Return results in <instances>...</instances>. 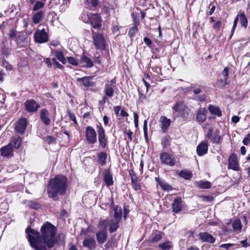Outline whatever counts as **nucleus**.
Listing matches in <instances>:
<instances>
[{"label":"nucleus","instance_id":"nucleus-30","mask_svg":"<svg viewBox=\"0 0 250 250\" xmlns=\"http://www.w3.org/2000/svg\"><path fill=\"white\" fill-rule=\"evenodd\" d=\"M22 138L21 137H13L11 138V142L15 148L18 149L21 145Z\"/></svg>","mask_w":250,"mask_h":250},{"label":"nucleus","instance_id":"nucleus-9","mask_svg":"<svg viewBox=\"0 0 250 250\" xmlns=\"http://www.w3.org/2000/svg\"><path fill=\"white\" fill-rule=\"evenodd\" d=\"M85 137L88 144H94L97 142V135L95 129L90 126L85 128Z\"/></svg>","mask_w":250,"mask_h":250},{"label":"nucleus","instance_id":"nucleus-28","mask_svg":"<svg viewBox=\"0 0 250 250\" xmlns=\"http://www.w3.org/2000/svg\"><path fill=\"white\" fill-rule=\"evenodd\" d=\"M208 109L212 114L215 115L219 117L222 115V112L220 108L217 106L210 104L208 106Z\"/></svg>","mask_w":250,"mask_h":250},{"label":"nucleus","instance_id":"nucleus-46","mask_svg":"<svg viewBox=\"0 0 250 250\" xmlns=\"http://www.w3.org/2000/svg\"><path fill=\"white\" fill-rule=\"evenodd\" d=\"M98 3V0H86V3L89 7H95Z\"/></svg>","mask_w":250,"mask_h":250},{"label":"nucleus","instance_id":"nucleus-32","mask_svg":"<svg viewBox=\"0 0 250 250\" xmlns=\"http://www.w3.org/2000/svg\"><path fill=\"white\" fill-rule=\"evenodd\" d=\"M114 220L120 221L122 217V211L121 208L118 207H115L114 208Z\"/></svg>","mask_w":250,"mask_h":250},{"label":"nucleus","instance_id":"nucleus-40","mask_svg":"<svg viewBox=\"0 0 250 250\" xmlns=\"http://www.w3.org/2000/svg\"><path fill=\"white\" fill-rule=\"evenodd\" d=\"M179 175L186 180L190 179L192 177V173L187 170H181L179 173Z\"/></svg>","mask_w":250,"mask_h":250},{"label":"nucleus","instance_id":"nucleus-6","mask_svg":"<svg viewBox=\"0 0 250 250\" xmlns=\"http://www.w3.org/2000/svg\"><path fill=\"white\" fill-rule=\"evenodd\" d=\"M161 163L173 167L176 163V159L171 154L167 152H163L160 154V156Z\"/></svg>","mask_w":250,"mask_h":250},{"label":"nucleus","instance_id":"nucleus-13","mask_svg":"<svg viewBox=\"0 0 250 250\" xmlns=\"http://www.w3.org/2000/svg\"><path fill=\"white\" fill-rule=\"evenodd\" d=\"M187 106L183 101H177L172 107V109L175 112H178V116H183L184 112Z\"/></svg>","mask_w":250,"mask_h":250},{"label":"nucleus","instance_id":"nucleus-26","mask_svg":"<svg viewBox=\"0 0 250 250\" xmlns=\"http://www.w3.org/2000/svg\"><path fill=\"white\" fill-rule=\"evenodd\" d=\"M91 77H84L83 78H78L77 79V81L79 82H81L82 84L85 87L91 86L93 85V82L90 81Z\"/></svg>","mask_w":250,"mask_h":250},{"label":"nucleus","instance_id":"nucleus-54","mask_svg":"<svg viewBox=\"0 0 250 250\" xmlns=\"http://www.w3.org/2000/svg\"><path fill=\"white\" fill-rule=\"evenodd\" d=\"M8 35L12 39H14L17 36V31L14 29H11L9 30Z\"/></svg>","mask_w":250,"mask_h":250},{"label":"nucleus","instance_id":"nucleus-55","mask_svg":"<svg viewBox=\"0 0 250 250\" xmlns=\"http://www.w3.org/2000/svg\"><path fill=\"white\" fill-rule=\"evenodd\" d=\"M133 115H134V121L135 126L136 128H138V122H139V116H138V114L136 112L133 113Z\"/></svg>","mask_w":250,"mask_h":250},{"label":"nucleus","instance_id":"nucleus-3","mask_svg":"<svg viewBox=\"0 0 250 250\" xmlns=\"http://www.w3.org/2000/svg\"><path fill=\"white\" fill-rule=\"evenodd\" d=\"M93 44L97 50H104L105 48L106 42L104 36L93 30L92 31Z\"/></svg>","mask_w":250,"mask_h":250},{"label":"nucleus","instance_id":"nucleus-52","mask_svg":"<svg viewBox=\"0 0 250 250\" xmlns=\"http://www.w3.org/2000/svg\"><path fill=\"white\" fill-rule=\"evenodd\" d=\"M161 144L163 147L164 148H167L170 145L169 140L166 138H165L162 140Z\"/></svg>","mask_w":250,"mask_h":250},{"label":"nucleus","instance_id":"nucleus-37","mask_svg":"<svg viewBox=\"0 0 250 250\" xmlns=\"http://www.w3.org/2000/svg\"><path fill=\"white\" fill-rule=\"evenodd\" d=\"M53 53L58 60L61 62L63 64L66 63V60L64 57L62 52L55 50L53 51Z\"/></svg>","mask_w":250,"mask_h":250},{"label":"nucleus","instance_id":"nucleus-41","mask_svg":"<svg viewBox=\"0 0 250 250\" xmlns=\"http://www.w3.org/2000/svg\"><path fill=\"white\" fill-rule=\"evenodd\" d=\"M27 37L26 35H25L23 33H19V34L17 36L16 38V42L17 44H21L24 42Z\"/></svg>","mask_w":250,"mask_h":250},{"label":"nucleus","instance_id":"nucleus-43","mask_svg":"<svg viewBox=\"0 0 250 250\" xmlns=\"http://www.w3.org/2000/svg\"><path fill=\"white\" fill-rule=\"evenodd\" d=\"M222 75L224 77L222 81L224 82L225 84H227V80L229 76V69L228 67H225L222 73Z\"/></svg>","mask_w":250,"mask_h":250},{"label":"nucleus","instance_id":"nucleus-1","mask_svg":"<svg viewBox=\"0 0 250 250\" xmlns=\"http://www.w3.org/2000/svg\"><path fill=\"white\" fill-rule=\"evenodd\" d=\"M25 232L30 246L35 250H47L46 247L51 248L57 242L56 229L48 222L43 224L41 228V234L29 227Z\"/></svg>","mask_w":250,"mask_h":250},{"label":"nucleus","instance_id":"nucleus-61","mask_svg":"<svg viewBox=\"0 0 250 250\" xmlns=\"http://www.w3.org/2000/svg\"><path fill=\"white\" fill-rule=\"evenodd\" d=\"M44 62L48 67H50L52 66V62L49 58L44 59Z\"/></svg>","mask_w":250,"mask_h":250},{"label":"nucleus","instance_id":"nucleus-21","mask_svg":"<svg viewBox=\"0 0 250 250\" xmlns=\"http://www.w3.org/2000/svg\"><path fill=\"white\" fill-rule=\"evenodd\" d=\"M164 233L158 230L154 231L148 238L150 243H155L159 242L162 238Z\"/></svg>","mask_w":250,"mask_h":250},{"label":"nucleus","instance_id":"nucleus-31","mask_svg":"<svg viewBox=\"0 0 250 250\" xmlns=\"http://www.w3.org/2000/svg\"><path fill=\"white\" fill-rule=\"evenodd\" d=\"M105 95L108 97H112L114 94V90L109 84H106L104 88Z\"/></svg>","mask_w":250,"mask_h":250},{"label":"nucleus","instance_id":"nucleus-24","mask_svg":"<svg viewBox=\"0 0 250 250\" xmlns=\"http://www.w3.org/2000/svg\"><path fill=\"white\" fill-rule=\"evenodd\" d=\"M206 109L205 108H200L196 114V120L199 123H203L206 119Z\"/></svg>","mask_w":250,"mask_h":250},{"label":"nucleus","instance_id":"nucleus-25","mask_svg":"<svg viewBox=\"0 0 250 250\" xmlns=\"http://www.w3.org/2000/svg\"><path fill=\"white\" fill-rule=\"evenodd\" d=\"M44 15V12L42 10H40L39 11L36 12L33 15V23H34L35 24L39 23L42 19Z\"/></svg>","mask_w":250,"mask_h":250},{"label":"nucleus","instance_id":"nucleus-53","mask_svg":"<svg viewBox=\"0 0 250 250\" xmlns=\"http://www.w3.org/2000/svg\"><path fill=\"white\" fill-rule=\"evenodd\" d=\"M234 245L233 244L228 243V244H221L219 246V248H224L226 250H229L230 248H231Z\"/></svg>","mask_w":250,"mask_h":250},{"label":"nucleus","instance_id":"nucleus-15","mask_svg":"<svg viewBox=\"0 0 250 250\" xmlns=\"http://www.w3.org/2000/svg\"><path fill=\"white\" fill-rule=\"evenodd\" d=\"M198 236L203 242L213 243L215 242V238L207 232H200Z\"/></svg>","mask_w":250,"mask_h":250},{"label":"nucleus","instance_id":"nucleus-14","mask_svg":"<svg viewBox=\"0 0 250 250\" xmlns=\"http://www.w3.org/2000/svg\"><path fill=\"white\" fill-rule=\"evenodd\" d=\"M172 211L175 213H178L183 208L182 199L180 197H176L172 204Z\"/></svg>","mask_w":250,"mask_h":250},{"label":"nucleus","instance_id":"nucleus-56","mask_svg":"<svg viewBox=\"0 0 250 250\" xmlns=\"http://www.w3.org/2000/svg\"><path fill=\"white\" fill-rule=\"evenodd\" d=\"M243 143L245 145H248L250 144V133L247 135L243 139Z\"/></svg>","mask_w":250,"mask_h":250},{"label":"nucleus","instance_id":"nucleus-63","mask_svg":"<svg viewBox=\"0 0 250 250\" xmlns=\"http://www.w3.org/2000/svg\"><path fill=\"white\" fill-rule=\"evenodd\" d=\"M221 24L222 22H221V21H219L213 24V27L215 30H218L220 28Z\"/></svg>","mask_w":250,"mask_h":250},{"label":"nucleus","instance_id":"nucleus-38","mask_svg":"<svg viewBox=\"0 0 250 250\" xmlns=\"http://www.w3.org/2000/svg\"><path fill=\"white\" fill-rule=\"evenodd\" d=\"M159 247L162 250H169L172 247V244L170 241H167L159 245Z\"/></svg>","mask_w":250,"mask_h":250},{"label":"nucleus","instance_id":"nucleus-16","mask_svg":"<svg viewBox=\"0 0 250 250\" xmlns=\"http://www.w3.org/2000/svg\"><path fill=\"white\" fill-rule=\"evenodd\" d=\"M208 150V142L203 141L197 147V153L198 155L202 156L207 153Z\"/></svg>","mask_w":250,"mask_h":250},{"label":"nucleus","instance_id":"nucleus-18","mask_svg":"<svg viewBox=\"0 0 250 250\" xmlns=\"http://www.w3.org/2000/svg\"><path fill=\"white\" fill-rule=\"evenodd\" d=\"M40 118L42 122L45 125H50L51 120L49 118V113L46 109L43 108L41 110Z\"/></svg>","mask_w":250,"mask_h":250},{"label":"nucleus","instance_id":"nucleus-17","mask_svg":"<svg viewBox=\"0 0 250 250\" xmlns=\"http://www.w3.org/2000/svg\"><path fill=\"white\" fill-rule=\"evenodd\" d=\"M97 240L99 244H103L107 239V231L105 228L96 233Z\"/></svg>","mask_w":250,"mask_h":250},{"label":"nucleus","instance_id":"nucleus-42","mask_svg":"<svg viewBox=\"0 0 250 250\" xmlns=\"http://www.w3.org/2000/svg\"><path fill=\"white\" fill-rule=\"evenodd\" d=\"M222 140V138L219 135L218 132H216L215 133L213 138L211 140V142L212 144H219L221 142Z\"/></svg>","mask_w":250,"mask_h":250},{"label":"nucleus","instance_id":"nucleus-10","mask_svg":"<svg viewBox=\"0 0 250 250\" xmlns=\"http://www.w3.org/2000/svg\"><path fill=\"white\" fill-rule=\"evenodd\" d=\"M97 132L99 144L103 148H105L107 146L108 141L105 136L104 129L101 125H98Z\"/></svg>","mask_w":250,"mask_h":250},{"label":"nucleus","instance_id":"nucleus-58","mask_svg":"<svg viewBox=\"0 0 250 250\" xmlns=\"http://www.w3.org/2000/svg\"><path fill=\"white\" fill-rule=\"evenodd\" d=\"M212 131H213L212 128L209 127L208 128V132L205 135L206 137L208 138V139H211L212 137Z\"/></svg>","mask_w":250,"mask_h":250},{"label":"nucleus","instance_id":"nucleus-5","mask_svg":"<svg viewBox=\"0 0 250 250\" xmlns=\"http://www.w3.org/2000/svg\"><path fill=\"white\" fill-rule=\"evenodd\" d=\"M34 39L35 42L38 43H45L49 40L48 36L44 28L38 29L34 34Z\"/></svg>","mask_w":250,"mask_h":250},{"label":"nucleus","instance_id":"nucleus-64","mask_svg":"<svg viewBox=\"0 0 250 250\" xmlns=\"http://www.w3.org/2000/svg\"><path fill=\"white\" fill-rule=\"evenodd\" d=\"M144 42L149 47H150L152 44L151 41L147 37H145L144 39Z\"/></svg>","mask_w":250,"mask_h":250},{"label":"nucleus","instance_id":"nucleus-60","mask_svg":"<svg viewBox=\"0 0 250 250\" xmlns=\"http://www.w3.org/2000/svg\"><path fill=\"white\" fill-rule=\"evenodd\" d=\"M2 64H3V67H4L6 70H11L12 69V67L11 65L10 64H8V63L7 62H6L5 60L3 61Z\"/></svg>","mask_w":250,"mask_h":250},{"label":"nucleus","instance_id":"nucleus-45","mask_svg":"<svg viewBox=\"0 0 250 250\" xmlns=\"http://www.w3.org/2000/svg\"><path fill=\"white\" fill-rule=\"evenodd\" d=\"M44 6V4L43 2L40 1H37L35 2V4L33 8V10L34 11H37L43 7Z\"/></svg>","mask_w":250,"mask_h":250},{"label":"nucleus","instance_id":"nucleus-20","mask_svg":"<svg viewBox=\"0 0 250 250\" xmlns=\"http://www.w3.org/2000/svg\"><path fill=\"white\" fill-rule=\"evenodd\" d=\"M229 168L234 170L238 169L237 156L235 154H231L229 159Z\"/></svg>","mask_w":250,"mask_h":250},{"label":"nucleus","instance_id":"nucleus-59","mask_svg":"<svg viewBox=\"0 0 250 250\" xmlns=\"http://www.w3.org/2000/svg\"><path fill=\"white\" fill-rule=\"evenodd\" d=\"M139 96V100L141 102H143L146 98V96L145 94H144L139 89H138Z\"/></svg>","mask_w":250,"mask_h":250},{"label":"nucleus","instance_id":"nucleus-11","mask_svg":"<svg viewBox=\"0 0 250 250\" xmlns=\"http://www.w3.org/2000/svg\"><path fill=\"white\" fill-rule=\"evenodd\" d=\"M25 110L30 113H35L40 107V105L34 100H28L24 103Z\"/></svg>","mask_w":250,"mask_h":250},{"label":"nucleus","instance_id":"nucleus-44","mask_svg":"<svg viewBox=\"0 0 250 250\" xmlns=\"http://www.w3.org/2000/svg\"><path fill=\"white\" fill-rule=\"evenodd\" d=\"M44 141L49 145L55 144H56V139L53 136H48L44 138Z\"/></svg>","mask_w":250,"mask_h":250},{"label":"nucleus","instance_id":"nucleus-35","mask_svg":"<svg viewBox=\"0 0 250 250\" xmlns=\"http://www.w3.org/2000/svg\"><path fill=\"white\" fill-rule=\"evenodd\" d=\"M98 162L101 166H104L106 163L107 154L105 152H101L98 154Z\"/></svg>","mask_w":250,"mask_h":250},{"label":"nucleus","instance_id":"nucleus-12","mask_svg":"<svg viewBox=\"0 0 250 250\" xmlns=\"http://www.w3.org/2000/svg\"><path fill=\"white\" fill-rule=\"evenodd\" d=\"M13 145L10 143L0 149V155L2 157H11L13 156Z\"/></svg>","mask_w":250,"mask_h":250},{"label":"nucleus","instance_id":"nucleus-51","mask_svg":"<svg viewBox=\"0 0 250 250\" xmlns=\"http://www.w3.org/2000/svg\"><path fill=\"white\" fill-rule=\"evenodd\" d=\"M238 21V16H237L235 18V19L234 21V22H233V26H232V30H231V34H230V38L232 37V36L236 29Z\"/></svg>","mask_w":250,"mask_h":250},{"label":"nucleus","instance_id":"nucleus-23","mask_svg":"<svg viewBox=\"0 0 250 250\" xmlns=\"http://www.w3.org/2000/svg\"><path fill=\"white\" fill-rule=\"evenodd\" d=\"M104 180L107 186L113 185L112 175L108 169H106L104 171Z\"/></svg>","mask_w":250,"mask_h":250},{"label":"nucleus","instance_id":"nucleus-8","mask_svg":"<svg viewBox=\"0 0 250 250\" xmlns=\"http://www.w3.org/2000/svg\"><path fill=\"white\" fill-rule=\"evenodd\" d=\"M28 122L25 118H21L15 124V130L18 133L23 134L27 126Z\"/></svg>","mask_w":250,"mask_h":250},{"label":"nucleus","instance_id":"nucleus-7","mask_svg":"<svg viewBox=\"0 0 250 250\" xmlns=\"http://www.w3.org/2000/svg\"><path fill=\"white\" fill-rule=\"evenodd\" d=\"M120 221L114 219L111 220L110 221L107 219L102 220L99 223V225L104 226L105 228L109 225V231L110 233H113L117 230L119 228V223Z\"/></svg>","mask_w":250,"mask_h":250},{"label":"nucleus","instance_id":"nucleus-19","mask_svg":"<svg viewBox=\"0 0 250 250\" xmlns=\"http://www.w3.org/2000/svg\"><path fill=\"white\" fill-rule=\"evenodd\" d=\"M83 247L88 248L89 250H94L96 248V241L92 237L85 238L83 241Z\"/></svg>","mask_w":250,"mask_h":250},{"label":"nucleus","instance_id":"nucleus-2","mask_svg":"<svg viewBox=\"0 0 250 250\" xmlns=\"http://www.w3.org/2000/svg\"><path fill=\"white\" fill-rule=\"evenodd\" d=\"M67 180L62 175H58L49 180L47 192L48 196L54 200L58 199V194L63 195L67 190Z\"/></svg>","mask_w":250,"mask_h":250},{"label":"nucleus","instance_id":"nucleus-62","mask_svg":"<svg viewBox=\"0 0 250 250\" xmlns=\"http://www.w3.org/2000/svg\"><path fill=\"white\" fill-rule=\"evenodd\" d=\"M216 7L215 5H212L211 8L208 11H207L206 14L208 16L211 15L215 11Z\"/></svg>","mask_w":250,"mask_h":250},{"label":"nucleus","instance_id":"nucleus-39","mask_svg":"<svg viewBox=\"0 0 250 250\" xmlns=\"http://www.w3.org/2000/svg\"><path fill=\"white\" fill-rule=\"evenodd\" d=\"M156 181L159 183L163 189L165 190H169L172 189L170 186L167 184L165 181L160 180L158 178H156Z\"/></svg>","mask_w":250,"mask_h":250},{"label":"nucleus","instance_id":"nucleus-27","mask_svg":"<svg viewBox=\"0 0 250 250\" xmlns=\"http://www.w3.org/2000/svg\"><path fill=\"white\" fill-rule=\"evenodd\" d=\"M232 227L235 232H240L242 228V225L240 219H235L232 223Z\"/></svg>","mask_w":250,"mask_h":250},{"label":"nucleus","instance_id":"nucleus-49","mask_svg":"<svg viewBox=\"0 0 250 250\" xmlns=\"http://www.w3.org/2000/svg\"><path fill=\"white\" fill-rule=\"evenodd\" d=\"M52 64L55 68H59L60 69H62L63 66L61 65L59 62L57 61L55 58L52 59Z\"/></svg>","mask_w":250,"mask_h":250},{"label":"nucleus","instance_id":"nucleus-50","mask_svg":"<svg viewBox=\"0 0 250 250\" xmlns=\"http://www.w3.org/2000/svg\"><path fill=\"white\" fill-rule=\"evenodd\" d=\"M67 60L69 63L71 64L74 66H77L78 64V61L73 57H68Z\"/></svg>","mask_w":250,"mask_h":250},{"label":"nucleus","instance_id":"nucleus-57","mask_svg":"<svg viewBox=\"0 0 250 250\" xmlns=\"http://www.w3.org/2000/svg\"><path fill=\"white\" fill-rule=\"evenodd\" d=\"M68 114L69 115L70 119L73 121L75 124H77L76 118L75 115L72 113L70 111H68Z\"/></svg>","mask_w":250,"mask_h":250},{"label":"nucleus","instance_id":"nucleus-4","mask_svg":"<svg viewBox=\"0 0 250 250\" xmlns=\"http://www.w3.org/2000/svg\"><path fill=\"white\" fill-rule=\"evenodd\" d=\"M86 16L87 17V20H83V21L87 22L89 21L95 29H99L101 27V19L98 14H91L87 12H84L83 13L82 18L83 19V17Z\"/></svg>","mask_w":250,"mask_h":250},{"label":"nucleus","instance_id":"nucleus-34","mask_svg":"<svg viewBox=\"0 0 250 250\" xmlns=\"http://www.w3.org/2000/svg\"><path fill=\"white\" fill-rule=\"evenodd\" d=\"M197 186L203 189H208L211 187V184L207 181H200L196 182Z\"/></svg>","mask_w":250,"mask_h":250},{"label":"nucleus","instance_id":"nucleus-48","mask_svg":"<svg viewBox=\"0 0 250 250\" xmlns=\"http://www.w3.org/2000/svg\"><path fill=\"white\" fill-rule=\"evenodd\" d=\"M2 53L7 57L11 52V49L3 45L1 50Z\"/></svg>","mask_w":250,"mask_h":250},{"label":"nucleus","instance_id":"nucleus-36","mask_svg":"<svg viewBox=\"0 0 250 250\" xmlns=\"http://www.w3.org/2000/svg\"><path fill=\"white\" fill-rule=\"evenodd\" d=\"M139 24L138 22H136L135 24L132 26L130 29H129L128 35L131 39H133L135 36L136 33L138 31V24Z\"/></svg>","mask_w":250,"mask_h":250},{"label":"nucleus","instance_id":"nucleus-33","mask_svg":"<svg viewBox=\"0 0 250 250\" xmlns=\"http://www.w3.org/2000/svg\"><path fill=\"white\" fill-rule=\"evenodd\" d=\"M81 62L83 66L86 67H91L93 65V63L91 60L85 56L82 57Z\"/></svg>","mask_w":250,"mask_h":250},{"label":"nucleus","instance_id":"nucleus-47","mask_svg":"<svg viewBox=\"0 0 250 250\" xmlns=\"http://www.w3.org/2000/svg\"><path fill=\"white\" fill-rule=\"evenodd\" d=\"M139 180L131 182L132 187L135 190H138L141 188V185L139 182Z\"/></svg>","mask_w":250,"mask_h":250},{"label":"nucleus","instance_id":"nucleus-22","mask_svg":"<svg viewBox=\"0 0 250 250\" xmlns=\"http://www.w3.org/2000/svg\"><path fill=\"white\" fill-rule=\"evenodd\" d=\"M161 128L163 132L166 133L171 124V120L166 116H162L160 119Z\"/></svg>","mask_w":250,"mask_h":250},{"label":"nucleus","instance_id":"nucleus-29","mask_svg":"<svg viewBox=\"0 0 250 250\" xmlns=\"http://www.w3.org/2000/svg\"><path fill=\"white\" fill-rule=\"evenodd\" d=\"M237 16H238V20H240L241 26L246 28L248 26V20L244 13H239Z\"/></svg>","mask_w":250,"mask_h":250}]
</instances>
